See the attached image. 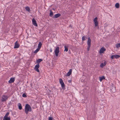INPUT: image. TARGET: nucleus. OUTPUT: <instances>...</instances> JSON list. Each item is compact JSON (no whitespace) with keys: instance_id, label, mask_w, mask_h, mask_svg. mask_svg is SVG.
<instances>
[{"instance_id":"obj_1","label":"nucleus","mask_w":120,"mask_h":120,"mask_svg":"<svg viewBox=\"0 0 120 120\" xmlns=\"http://www.w3.org/2000/svg\"><path fill=\"white\" fill-rule=\"evenodd\" d=\"M25 111L26 114H27L29 112L32 111V109L30 106L28 104H26L25 108Z\"/></svg>"},{"instance_id":"obj_2","label":"nucleus","mask_w":120,"mask_h":120,"mask_svg":"<svg viewBox=\"0 0 120 120\" xmlns=\"http://www.w3.org/2000/svg\"><path fill=\"white\" fill-rule=\"evenodd\" d=\"M8 97L7 95H3L1 97V101L2 102L5 101L8 99Z\"/></svg>"},{"instance_id":"obj_3","label":"nucleus","mask_w":120,"mask_h":120,"mask_svg":"<svg viewBox=\"0 0 120 120\" xmlns=\"http://www.w3.org/2000/svg\"><path fill=\"white\" fill-rule=\"evenodd\" d=\"M91 40L89 37L88 38V40L87 41V44L88 47H87V50L88 51L90 50V48L91 46Z\"/></svg>"},{"instance_id":"obj_4","label":"nucleus","mask_w":120,"mask_h":120,"mask_svg":"<svg viewBox=\"0 0 120 120\" xmlns=\"http://www.w3.org/2000/svg\"><path fill=\"white\" fill-rule=\"evenodd\" d=\"M59 52V47H56L55 49V56H57L58 55V53Z\"/></svg>"},{"instance_id":"obj_5","label":"nucleus","mask_w":120,"mask_h":120,"mask_svg":"<svg viewBox=\"0 0 120 120\" xmlns=\"http://www.w3.org/2000/svg\"><path fill=\"white\" fill-rule=\"evenodd\" d=\"M39 67V64H38L36 65L34 68L35 70L37 71L38 72H39L40 71L38 69Z\"/></svg>"},{"instance_id":"obj_6","label":"nucleus","mask_w":120,"mask_h":120,"mask_svg":"<svg viewBox=\"0 0 120 120\" xmlns=\"http://www.w3.org/2000/svg\"><path fill=\"white\" fill-rule=\"evenodd\" d=\"M97 18L96 17L94 19V23L95 26V27L97 26L98 24V22L97 21Z\"/></svg>"},{"instance_id":"obj_7","label":"nucleus","mask_w":120,"mask_h":120,"mask_svg":"<svg viewBox=\"0 0 120 120\" xmlns=\"http://www.w3.org/2000/svg\"><path fill=\"white\" fill-rule=\"evenodd\" d=\"M32 21L33 24L34 26H38V25L37 24L36 21L33 18L32 19Z\"/></svg>"},{"instance_id":"obj_8","label":"nucleus","mask_w":120,"mask_h":120,"mask_svg":"<svg viewBox=\"0 0 120 120\" xmlns=\"http://www.w3.org/2000/svg\"><path fill=\"white\" fill-rule=\"evenodd\" d=\"M105 50L106 49L104 47H103L100 49L99 51V53L101 54L103 53L105 51Z\"/></svg>"},{"instance_id":"obj_9","label":"nucleus","mask_w":120,"mask_h":120,"mask_svg":"<svg viewBox=\"0 0 120 120\" xmlns=\"http://www.w3.org/2000/svg\"><path fill=\"white\" fill-rule=\"evenodd\" d=\"M20 45H19L17 41H16L15 43V46L14 47V49L18 48L19 47Z\"/></svg>"},{"instance_id":"obj_10","label":"nucleus","mask_w":120,"mask_h":120,"mask_svg":"<svg viewBox=\"0 0 120 120\" xmlns=\"http://www.w3.org/2000/svg\"><path fill=\"white\" fill-rule=\"evenodd\" d=\"M15 80V79L14 78H11L10 80L8 81V82L10 83L13 82Z\"/></svg>"},{"instance_id":"obj_11","label":"nucleus","mask_w":120,"mask_h":120,"mask_svg":"<svg viewBox=\"0 0 120 120\" xmlns=\"http://www.w3.org/2000/svg\"><path fill=\"white\" fill-rule=\"evenodd\" d=\"M72 72V69H70L69 70L68 72V73H67L66 75V76H69L70 75L71 73Z\"/></svg>"},{"instance_id":"obj_12","label":"nucleus","mask_w":120,"mask_h":120,"mask_svg":"<svg viewBox=\"0 0 120 120\" xmlns=\"http://www.w3.org/2000/svg\"><path fill=\"white\" fill-rule=\"evenodd\" d=\"M106 64V62L105 61L104 62V64L103 63H101L100 65V66L102 68H103L104 66H105Z\"/></svg>"},{"instance_id":"obj_13","label":"nucleus","mask_w":120,"mask_h":120,"mask_svg":"<svg viewBox=\"0 0 120 120\" xmlns=\"http://www.w3.org/2000/svg\"><path fill=\"white\" fill-rule=\"evenodd\" d=\"M61 16V14H59L58 13L57 14H55L54 15L53 18H57Z\"/></svg>"},{"instance_id":"obj_14","label":"nucleus","mask_w":120,"mask_h":120,"mask_svg":"<svg viewBox=\"0 0 120 120\" xmlns=\"http://www.w3.org/2000/svg\"><path fill=\"white\" fill-rule=\"evenodd\" d=\"M11 118L10 116L8 117H4L3 120H10Z\"/></svg>"},{"instance_id":"obj_15","label":"nucleus","mask_w":120,"mask_h":120,"mask_svg":"<svg viewBox=\"0 0 120 120\" xmlns=\"http://www.w3.org/2000/svg\"><path fill=\"white\" fill-rule=\"evenodd\" d=\"M68 46L67 45H64V47L65 48V49L64 50V51H66V52H67L68 51Z\"/></svg>"},{"instance_id":"obj_16","label":"nucleus","mask_w":120,"mask_h":120,"mask_svg":"<svg viewBox=\"0 0 120 120\" xmlns=\"http://www.w3.org/2000/svg\"><path fill=\"white\" fill-rule=\"evenodd\" d=\"M42 45V44L41 42H39L38 46V48L40 49Z\"/></svg>"},{"instance_id":"obj_17","label":"nucleus","mask_w":120,"mask_h":120,"mask_svg":"<svg viewBox=\"0 0 120 120\" xmlns=\"http://www.w3.org/2000/svg\"><path fill=\"white\" fill-rule=\"evenodd\" d=\"M42 61V60L41 59H39L38 60H37L36 61V62L38 64H39V63Z\"/></svg>"},{"instance_id":"obj_18","label":"nucleus","mask_w":120,"mask_h":120,"mask_svg":"<svg viewBox=\"0 0 120 120\" xmlns=\"http://www.w3.org/2000/svg\"><path fill=\"white\" fill-rule=\"evenodd\" d=\"M99 78L100 79V81L101 82L103 80L105 79V77L104 76L99 77Z\"/></svg>"},{"instance_id":"obj_19","label":"nucleus","mask_w":120,"mask_h":120,"mask_svg":"<svg viewBox=\"0 0 120 120\" xmlns=\"http://www.w3.org/2000/svg\"><path fill=\"white\" fill-rule=\"evenodd\" d=\"M60 84L61 85L62 88L64 89L65 88V85L63 82H62V83H60Z\"/></svg>"},{"instance_id":"obj_20","label":"nucleus","mask_w":120,"mask_h":120,"mask_svg":"<svg viewBox=\"0 0 120 120\" xmlns=\"http://www.w3.org/2000/svg\"><path fill=\"white\" fill-rule=\"evenodd\" d=\"M19 109V110H21L22 109V107L21 104L19 103L18 105Z\"/></svg>"},{"instance_id":"obj_21","label":"nucleus","mask_w":120,"mask_h":120,"mask_svg":"<svg viewBox=\"0 0 120 120\" xmlns=\"http://www.w3.org/2000/svg\"><path fill=\"white\" fill-rule=\"evenodd\" d=\"M25 9L27 11H28L29 12H30V8L28 7H26L25 8Z\"/></svg>"},{"instance_id":"obj_22","label":"nucleus","mask_w":120,"mask_h":120,"mask_svg":"<svg viewBox=\"0 0 120 120\" xmlns=\"http://www.w3.org/2000/svg\"><path fill=\"white\" fill-rule=\"evenodd\" d=\"M116 47L117 49H118L119 47H120V44L118 43L116 44Z\"/></svg>"},{"instance_id":"obj_23","label":"nucleus","mask_w":120,"mask_h":120,"mask_svg":"<svg viewBox=\"0 0 120 120\" xmlns=\"http://www.w3.org/2000/svg\"><path fill=\"white\" fill-rule=\"evenodd\" d=\"M114 56L115 58L116 59L120 57V56L117 55H114Z\"/></svg>"},{"instance_id":"obj_24","label":"nucleus","mask_w":120,"mask_h":120,"mask_svg":"<svg viewBox=\"0 0 120 120\" xmlns=\"http://www.w3.org/2000/svg\"><path fill=\"white\" fill-rule=\"evenodd\" d=\"M50 13L49 14V16L52 17L53 15V12L51 10H50Z\"/></svg>"},{"instance_id":"obj_25","label":"nucleus","mask_w":120,"mask_h":120,"mask_svg":"<svg viewBox=\"0 0 120 120\" xmlns=\"http://www.w3.org/2000/svg\"><path fill=\"white\" fill-rule=\"evenodd\" d=\"M119 4L118 3H116L115 5V7L116 8H119Z\"/></svg>"},{"instance_id":"obj_26","label":"nucleus","mask_w":120,"mask_h":120,"mask_svg":"<svg viewBox=\"0 0 120 120\" xmlns=\"http://www.w3.org/2000/svg\"><path fill=\"white\" fill-rule=\"evenodd\" d=\"M40 49L38 48L35 50L34 51V53H37V52L39 51Z\"/></svg>"},{"instance_id":"obj_27","label":"nucleus","mask_w":120,"mask_h":120,"mask_svg":"<svg viewBox=\"0 0 120 120\" xmlns=\"http://www.w3.org/2000/svg\"><path fill=\"white\" fill-rule=\"evenodd\" d=\"M9 112H7V113L4 116V117H8V116L9 115Z\"/></svg>"},{"instance_id":"obj_28","label":"nucleus","mask_w":120,"mask_h":120,"mask_svg":"<svg viewBox=\"0 0 120 120\" xmlns=\"http://www.w3.org/2000/svg\"><path fill=\"white\" fill-rule=\"evenodd\" d=\"M53 118L52 117H49L48 120H53Z\"/></svg>"},{"instance_id":"obj_29","label":"nucleus","mask_w":120,"mask_h":120,"mask_svg":"<svg viewBox=\"0 0 120 120\" xmlns=\"http://www.w3.org/2000/svg\"><path fill=\"white\" fill-rule=\"evenodd\" d=\"M85 38H86V37L85 36H83L82 37V41H84L85 40H86Z\"/></svg>"},{"instance_id":"obj_30","label":"nucleus","mask_w":120,"mask_h":120,"mask_svg":"<svg viewBox=\"0 0 120 120\" xmlns=\"http://www.w3.org/2000/svg\"><path fill=\"white\" fill-rule=\"evenodd\" d=\"M22 96L24 98H26L27 97L26 95L25 94H22Z\"/></svg>"},{"instance_id":"obj_31","label":"nucleus","mask_w":120,"mask_h":120,"mask_svg":"<svg viewBox=\"0 0 120 120\" xmlns=\"http://www.w3.org/2000/svg\"><path fill=\"white\" fill-rule=\"evenodd\" d=\"M59 80L60 83L61 82L62 83V82H63L62 79L61 78H60L59 79Z\"/></svg>"},{"instance_id":"obj_32","label":"nucleus","mask_w":120,"mask_h":120,"mask_svg":"<svg viewBox=\"0 0 120 120\" xmlns=\"http://www.w3.org/2000/svg\"><path fill=\"white\" fill-rule=\"evenodd\" d=\"M111 59H114V58H114V55H112L111 56Z\"/></svg>"},{"instance_id":"obj_33","label":"nucleus","mask_w":120,"mask_h":120,"mask_svg":"<svg viewBox=\"0 0 120 120\" xmlns=\"http://www.w3.org/2000/svg\"><path fill=\"white\" fill-rule=\"evenodd\" d=\"M49 50H50V52H52V48H50L49 49Z\"/></svg>"}]
</instances>
